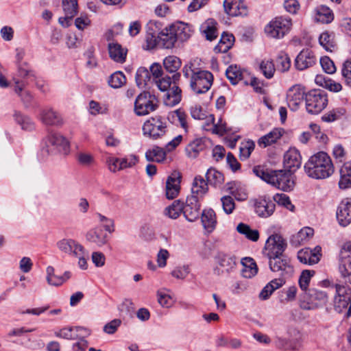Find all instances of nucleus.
I'll use <instances>...</instances> for the list:
<instances>
[{"label":"nucleus","mask_w":351,"mask_h":351,"mask_svg":"<svg viewBox=\"0 0 351 351\" xmlns=\"http://www.w3.org/2000/svg\"><path fill=\"white\" fill-rule=\"evenodd\" d=\"M151 80L149 71L145 67L138 69L135 75L136 86L140 88H145Z\"/></svg>","instance_id":"obj_46"},{"label":"nucleus","mask_w":351,"mask_h":351,"mask_svg":"<svg viewBox=\"0 0 351 351\" xmlns=\"http://www.w3.org/2000/svg\"><path fill=\"white\" fill-rule=\"evenodd\" d=\"M237 230L252 241H257L259 239L258 231L257 230H252L248 225L243 223L238 224Z\"/></svg>","instance_id":"obj_53"},{"label":"nucleus","mask_w":351,"mask_h":351,"mask_svg":"<svg viewBox=\"0 0 351 351\" xmlns=\"http://www.w3.org/2000/svg\"><path fill=\"white\" fill-rule=\"evenodd\" d=\"M258 71L267 79L274 77L276 72V66L271 59H263L258 63Z\"/></svg>","instance_id":"obj_39"},{"label":"nucleus","mask_w":351,"mask_h":351,"mask_svg":"<svg viewBox=\"0 0 351 351\" xmlns=\"http://www.w3.org/2000/svg\"><path fill=\"white\" fill-rule=\"evenodd\" d=\"M125 76L121 71L114 72L110 76L108 79V84L114 88L121 87L125 84Z\"/></svg>","instance_id":"obj_56"},{"label":"nucleus","mask_w":351,"mask_h":351,"mask_svg":"<svg viewBox=\"0 0 351 351\" xmlns=\"http://www.w3.org/2000/svg\"><path fill=\"white\" fill-rule=\"evenodd\" d=\"M254 211L261 217H269L275 210V204L266 196L259 197L254 200Z\"/></svg>","instance_id":"obj_21"},{"label":"nucleus","mask_w":351,"mask_h":351,"mask_svg":"<svg viewBox=\"0 0 351 351\" xmlns=\"http://www.w3.org/2000/svg\"><path fill=\"white\" fill-rule=\"evenodd\" d=\"M224 11L230 16H246L248 7L243 0H224Z\"/></svg>","instance_id":"obj_22"},{"label":"nucleus","mask_w":351,"mask_h":351,"mask_svg":"<svg viewBox=\"0 0 351 351\" xmlns=\"http://www.w3.org/2000/svg\"><path fill=\"white\" fill-rule=\"evenodd\" d=\"M163 64L167 71L176 73L181 66L182 62L177 56H169L163 60Z\"/></svg>","instance_id":"obj_52"},{"label":"nucleus","mask_w":351,"mask_h":351,"mask_svg":"<svg viewBox=\"0 0 351 351\" xmlns=\"http://www.w3.org/2000/svg\"><path fill=\"white\" fill-rule=\"evenodd\" d=\"M303 298L306 302H301L300 307L304 310L314 309L326 304L328 301L327 294L316 289H309L307 293H304Z\"/></svg>","instance_id":"obj_13"},{"label":"nucleus","mask_w":351,"mask_h":351,"mask_svg":"<svg viewBox=\"0 0 351 351\" xmlns=\"http://www.w3.org/2000/svg\"><path fill=\"white\" fill-rule=\"evenodd\" d=\"M315 20L322 23L328 24L334 19L332 11L326 5H319L315 8Z\"/></svg>","instance_id":"obj_35"},{"label":"nucleus","mask_w":351,"mask_h":351,"mask_svg":"<svg viewBox=\"0 0 351 351\" xmlns=\"http://www.w3.org/2000/svg\"><path fill=\"white\" fill-rule=\"evenodd\" d=\"M277 70L281 73L287 72L291 67V59L287 53L280 51L276 58Z\"/></svg>","instance_id":"obj_51"},{"label":"nucleus","mask_w":351,"mask_h":351,"mask_svg":"<svg viewBox=\"0 0 351 351\" xmlns=\"http://www.w3.org/2000/svg\"><path fill=\"white\" fill-rule=\"evenodd\" d=\"M315 274V271L313 270H304L299 278V285L302 291H304V293H307L309 282L311 277Z\"/></svg>","instance_id":"obj_57"},{"label":"nucleus","mask_w":351,"mask_h":351,"mask_svg":"<svg viewBox=\"0 0 351 351\" xmlns=\"http://www.w3.org/2000/svg\"><path fill=\"white\" fill-rule=\"evenodd\" d=\"M158 106L157 97L149 92L139 94L134 102V112L137 116H145L156 110Z\"/></svg>","instance_id":"obj_5"},{"label":"nucleus","mask_w":351,"mask_h":351,"mask_svg":"<svg viewBox=\"0 0 351 351\" xmlns=\"http://www.w3.org/2000/svg\"><path fill=\"white\" fill-rule=\"evenodd\" d=\"M191 36L187 24L177 23L163 29L158 35L147 31L146 41L149 47L158 45L165 49H172L177 41H185Z\"/></svg>","instance_id":"obj_1"},{"label":"nucleus","mask_w":351,"mask_h":351,"mask_svg":"<svg viewBox=\"0 0 351 351\" xmlns=\"http://www.w3.org/2000/svg\"><path fill=\"white\" fill-rule=\"evenodd\" d=\"M275 345L278 348L284 350H298L300 347L298 341L282 337L276 338Z\"/></svg>","instance_id":"obj_47"},{"label":"nucleus","mask_w":351,"mask_h":351,"mask_svg":"<svg viewBox=\"0 0 351 351\" xmlns=\"http://www.w3.org/2000/svg\"><path fill=\"white\" fill-rule=\"evenodd\" d=\"M223 211L229 215L231 214L235 208V204L233 198L229 195L223 196L221 198Z\"/></svg>","instance_id":"obj_62"},{"label":"nucleus","mask_w":351,"mask_h":351,"mask_svg":"<svg viewBox=\"0 0 351 351\" xmlns=\"http://www.w3.org/2000/svg\"><path fill=\"white\" fill-rule=\"evenodd\" d=\"M14 81L15 83V93L21 97V101L25 107H28L32 101V95L27 90L23 91V88L25 86V84L23 81L20 82L19 79L16 78H14Z\"/></svg>","instance_id":"obj_42"},{"label":"nucleus","mask_w":351,"mask_h":351,"mask_svg":"<svg viewBox=\"0 0 351 351\" xmlns=\"http://www.w3.org/2000/svg\"><path fill=\"white\" fill-rule=\"evenodd\" d=\"M255 144L252 141H247L241 143L239 147L241 160H246L254 149Z\"/></svg>","instance_id":"obj_58"},{"label":"nucleus","mask_w":351,"mask_h":351,"mask_svg":"<svg viewBox=\"0 0 351 351\" xmlns=\"http://www.w3.org/2000/svg\"><path fill=\"white\" fill-rule=\"evenodd\" d=\"M254 174L268 184L284 191H292L295 186L293 172L288 170H269L260 166L253 169Z\"/></svg>","instance_id":"obj_2"},{"label":"nucleus","mask_w":351,"mask_h":351,"mask_svg":"<svg viewBox=\"0 0 351 351\" xmlns=\"http://www.w3.org/2000/svg\"><path fill=\"white\" fill-rule=\"evenodd\" d=\"M16 67L17 77H15L16 79H19V77L25 79L26 77H34V74L27 62L16 65Z\"/></svg>","instance_id":"obj_60"},{"label":"nucleus","mask_w":351,"mask_h":351,"mask_svg":"<svg viewBox=\"0 0 351 351\" xmlns=\"http://www.w3.org/2000/svg\"><path fill=\"white\" fill-rule=\"evenodd\" d=\"M292 25L289 18L276 17L265 27L267 36L274 38H282L289 32Z\"/></svg>","instance_id":"obj_10"},{"label":"nucleus","mask_w":351,"mask_h":351,"mask_svg":"<svg viewBox=\"0 0 351 351\" xmlns=\"http://www.w3.org/2000/svg\"><path fill=\"white\" fill-rule=\"evenodd\" d=\"M45 145L43 147V152L47 154H54L56 152L66 154L69 150L68 141L61 134L50 133L44 140Z\"/></svg>","instance_id":"obj_7"},{"label":"nucleus","mask_w":351,"mask_h":351,"mask_svg":"<svg viewBox=\"0 0 351 351\" xmlns=\"http://www.w3.org/2000/svg\"><path fill=\"white\" fill-rule=\"evenodd\" d=\"M46 280L51 286L59 287L71 278V272L65 271L62 276L55 274V269L52 266H48L46 269Z\"/></svg>","instance_id":"obj_28"},{"label":"nucleus","mask_w":351,"mask_h":351,"mask_svg":"<svg viewBox=\"0 0 351 351\" xmlns=\"http://www.w3.org/2000/svg\"><path fill=\"white\" fill-rule=\"evenodd\" d=\"M201 205L199 200L195 196H188L185 206L183 205L182 213L186 219L193 222L199 219Z\"/></svg>","instance_id":"obj_18"},{"label":"nucleus","mask_w":351,"mask_h":351,"mask_svg":"<svg viewBox=\"0 0 351 351\" xmlns=\"http://www.w3.org/2000/svg\"><path fill=\"white\" fill-rule=\"evenodd\" d=\"M202 225L208 232H213L217 225V217L214 210L204 209L201 215Z\"/></svg>","instance_id":"obj_33"},{"label":"nucleus","mask_w":351,"mask_h":351,"mask_svg":"<svg viewBox=\"0 0 351 351\" xmlns=\"http://www.w3.org/2000/svg\"><path fill=\"white\" fill-rule=\"evenodd\" d=\"M62 8L65 16L60 17L58 21L64 27H68L77 13V0H62Z\"/></svg>","instance_id":"obj_20"},{"label":"nucleus","mask_w":351,"mask_h":351,"mask_svg":"<svg viewBox=\"0 0 351 351\" xmlns=\"http://www.w3.org/2000/svg\"><path fill=\"white\" fill-rule=\"evenodd\" d=\"M166 132L167 122L160 116L149 118L143 125V134L153 139L163 136Z\"/></svg>","instance_id":"obj_9"},{"label":"nucleus","mask_w":351,"mask_h":351,"mask_svg":"<svg viewBox=\"0 0 351 351\" xmlns=\"http://www.w3.org/2000/svg\"><path fill=\"white\" fill-rule=\"evenodd\" d=\"M282 134L281 131L278 129H274L268 134L261 136L258 140V145L261 147H266L275 143L278 139L280 138Z\"/></svg>","instance_id":"obj_38"},{"label":"nucleus","mask_w":351,"mask_h":351,"mask_svg":"<svg viewBox=\"0 0 351 351\" xmlns=\"http://www.w3.org/2000/svg\"><path fill=\"white\" fill-rule=\"evenodd\" d=\"M181 174L178 171L173 172L166 181V197L169 199L176 198L180 193Z\"/></svg>","instance_id":"obj_23"},{"label":"nucleus","mask_w":351,"mask_h":351,"mask_svg":"<svg viewBox=\"0 0 351 351\" xmlns=\"http://www.w3.org/2000/svg\"><path fill=\"white\" fill-rule=\"evenodd\" d=\"M298 258L300 262L308 265L317 263L319 261V254L313 252V251L308 248L300 250L298 252Z\"/></svg>","instance_id":"obj_41"},{"label":"nucleus","mask_w":351,"mask_h":351,"mask_svg":"<svg viewBox=\"0 0 351 351\" xmlns=\"http://www.w3.org/2000/svg\"><path fill=\"white\" fill-rule=\"evenodd\" d=\"M215 261L217 265L214 269V273L217 276H223L232 272L237 265L236 257L230 254L218 253Z\"/></svg>","instance_id":"obj_15"},{"label":"nucleus","mask_w":351,"mask_h":351,"mask_svg":"<svg viewBox=\"0 0 351 351\" xmlns=\"http://www.w3.org/2000/svg\"><path fill=\"white\" fill-rule=\"evenodd\" d=\"M243 268L241 275L246 278L254 276L258 271V268L254 261L250 257H245L241 260Z\"/></svg>","instance_id":"obj_37"},{"label":"nucleus","mask_w":351,"mask_h":351,"mask_svg":"<svg viewBox=\"0 0 351 351\" xmlns=\"http://www.w3.org/2000/svg\"><path fill=\"white\" fill-rule=\"evenodd\" d=\"M89 335H86L85 332H82V335L78 338V340L76 343L73 344L72 350L73 351H85L88 348V343L84 339L85 337L88 336Z\"/></svg>","instance_id":"obj_64"},{"label":"nucleus","mask_w":351,"mask_h":351,"mask_svg":"<svg viewBox=\"0 0 351 351\" xmlns=\"http://www.w3.org/2000/svg\"><path fill=\"white\" fill-rule=\"evenodd\" d=\"M319 44L327 51H332L335 47L334 36L328 32L321 34L319 38Z\"/></svg>","instance_id":"obj_55"},{"label":"nucleus","mask_w":351,"mask_h":351,"mask_svg":"<svg viewBox=\"0 0 351 351\" xmlns=\"http://www.w3.org/2000/svg\"><path fill=\"white\" fill-rule=\"evenodd\" d=\"M337 295L335 298V304L339 306L348 307L351 301V289L346 286L335 285Z\"/></svg>","instance_id":"obj_30"},{"label":"nucleus","mask_w":351,"mask_h":351,"mask_svg":"<svg viewBox=\"0 0 351 351\" xmlns=\"http://www.w3.org/2000/svg\"><path fill=\"white\" fill-rule=\"evenodd\" d=\"M183 203L180 200H175L170 206L166 208L165 213L171 219H176L182 213Z\"/></svg>","instance_id":"obj_54"},{"label":"nucleus","mask_w":351,"mask_h":351,"mask_svg":"<svg viewBox=\"0 0 351 351\" xmlns=\"http://www.w3.org/2000/svg\"><path fill=\"white\" fill-rule=\"evenodd\" d=\"M269 265L270 269L278 274L279 278H283L291 276L294 269L291 263L290 259L285 255L269 258Z\"/></svg>","instance_id":"obj_12"},{"label":"nucleus","mask_w":351,"mask_h":351,"mask_svg":"<svg viewBox=\"0 0 351 351\" xmlns=\"http://www.w3.org/2000/svg\"><path fill=\"white\" fill-rule=\"evenodd\" d=\"M208 191V186L206 181L201 176H197L193 180L190 196H195L199 200Z\"/></svg>","instance_id":"obj_32"},{"label":"nucleus","mask_w":351,"mask_h":351,"mask_svg":"<svg viewBox=\"0 0 351 351\" xmlns=\"http://www.w3.org/2000/svg\"><path fill=\"white\" fill-rule=\"evenodd\" d=\"M85 332L86 335H90V330L87 328L75 326L65 327L55 332V336L58 338H62L69 340H76L82 335V332Z\"/></svg>","instance_id":"obj_26"},{"label":"nucleus","mask_w":351,"mask_h":351,"mask_svg":"<svg viewBox=\"0 0 351 351\" xmlns=\"http://www.w3.org/2000/svg\"><path fill=\"white\" fill-rule=\"evenodd\" d=\"M40 120L46 125H59L62 123L60 115L52 108H45L40 114Z\"/></svg>","instance_id":"obj_31"},{"label":"nucleus","mask_w":351,"mask_h":351,"mask_svg":"<svg viewBox=\"0 0 351 351\" xmlns=\"http://www.w3.org/2000/svg\"><path fill=\"white\" fill-rule=\"evenodd\" d=\"M317 62V58L313 51L309 49H302L295 60V66L299 71H303L312 67Z\"/></svg>","instance_id":"obj_19"},{"label":"nucleus","mask_w":351,"mask_h":351,"mask_svg":"<svg viewBox=\"0 0 351 351\" xmlns=\"http://www.w3.org/2000/svg\"><path fill=\"white\" fill-rule=\"evenodd\" d=\"M339 186L345 189L351 187V162L346 163L340 169Z\"/></svg>","instance_id":"obj_44"},{"label":"nucleus","mask_w":351,"mask_h":351,"mask_svg":"<svg viewBox=\"0 0 351 351\" xmlns=\"http://www.w3.org/2000/svg\"><path fill=\"white\" fill-rule=\"evenodd\" d=\"M206 147L205 140L199 138L190 142L186 147V153L190 158H196L199 153L203 151Z\"/></svg>","instance_id":"obj_36"},{"label":"nucleus","mask_w":351,"mask_h":351,"mask_svg":"<svg viewBox=\"0 0 351 351\" xmlns=\"http://www.w3.org/2000/svg\"><path fill=\"white\" fill-rule=\"evenodd\" d=\"M155 84L161 91H167L163 99L166 106H173L181 101V89L176 85L169 88L171 84V77L169 76L166 75L156 80Z\"/></svg>","instance_id":"obj_4"},{"label":"nucleus","mask_w":351,"mask_h":351,"mask_svg":"<svg viewBox=\"0 0 351 351\" xmlns=\"http://www.w3.org/2000/svg\"><path fill=\"white\" fill-rule=\"evenodd\" d=\"M86 239L88 241L95 243L99 247H101L107 243V234L98 228L90 230L86 234Z\"/></svg>","instance_id":"obj_34"},{"label":"nucleus","mask_w":351,"mask_h":351,"mask_svg":"<svg viewBox=\"0 0 351 351\" xmlns=\"http://www.w3.org/2000/svg\"><path fill=\"white\" fill-rule=\"evenodd\" d=\"M15 121L24 130H32L34 128V122L32 119L19 111H15L13 114Z\"/></svg>","instance_id":"obj_49"},{"label":"nucleus","mask_w":351,"mask_h":351,"mask_svg":"<svg viewBox=\"0 0 351 351\" xmlns=\"http://www.w3.org/2000/svg\"><path fill=\"white\" fill-rule=\"evenodd\" d=\"M166 149L155 146L148 149L145 153V158L148 161L161 162L166 157Z\"/></svg>","instance_id":"obj_45"},{"label":"nucleus","mask_w":351,"mask_h":351,"mask_svg":"<svg viewBox=\"0 0 351 351\" xmlns=\"http://www.w3.org/2000/svg\"><path fill=\"white\" fill-rule=\"evenodd\" d=\"M283 163L285 169L294 173L302 164L300 152L295 148H290L284 155Z\"/></svg>","instance_id":"obj_25"},{"label":"nucleus","mask_w":351,"mask_h":351,"mask_svg":"<svg viewBox=\"0 0 351 351\" xmlns=\"http://www.w3.org/2000/svg\"><path fill=\"white\" fill-rule=\"evenodd\" d=\"M334 165L330 156L319 152L311 156L304 165L306 175L314 179H326L334 173Z\"/></svg>","instance_id":"obj_3"},{"label":"nucleus","mask_w":351,"mask_h":351,"mask_svg":"<svg viewBox=\"0 0 351 351\" xmlns=\"http://www.w3.org/2000/svg\"><path fill=\"white\" fill-rule=\"evenodd\" d=\"M243 72L237 65H230L226 71V75L232 84H237L243 80Z\"/></svg>","instance_id":"obj_48"},{"label":"nucleus","mask_w":351,"mask_h":351,"mask_svg":"<svg viewBox=\"0 0 351 351\" xmlns=\"http://www.w3.org/2000/svg\"><path fill=\"white\" fill-rule=\"evenodd\" d=\"M234 37L232 34L223 32L221 34L218 45L215 47V51L217 53H226L232 46Z\"/></svg>","instance_id":"obj_43"},{"label":"nucleus","mask_w":351,"mask_h":351,"mask_svg":"<svg viewBox=\"0 0 351 351\" xmlns=\"http://www.w3.org/2000/svg\"><path fill=\"white\" fill-rule=\"evenodd\" d=\"M217 25V23L213 19H208L202 23L199 31L207 40L212 41L218 36Z\"/></svg>","instance_id":"obj_29"},{"label":"nucleus","mask_w":351,"mask_h":351,"mask_svg":"<svg viewBox=\"0 0 351 351\" xmlns=\"http://www.w3.org/2000/svg\"><path fill=\"white\" fill-rule=\"evenodd\" d=\"M96 215L98 218L99 222L102 224L106 231L110 233L114 231V221L112 219L108 218L100 213H97Z\"/></svg>","instance_id":"obj_63"},{"label":"nucleus","mask_w":351,"mask_h":351,"mask_svg":"<svg viewBox=\"0 0 351 351\" xmlns=\"http://www.w3.org/2000/svg\"><path fill=\"white\" fill-rule=\"evenodd\" d=\"M214 116L213 114H210L208 117V121H210L213 123V133L222 136L228 131V128H226V123L223 122L221 119H220L217 123H214Z\"/></svg>","instance_id":"obj_61"},{"label":"nucleus","mask_w":351,"mask_h":351,"mask_svg":"<svg viewBox=\"0 0 351 351\" xmlns=\"http://www.w3.org/2000/svg\"><path fill=\"white\" fill-rule=\"evenodd\" d=\"M213 82V75L208 71L198 70L193 72L190 80V87L196 94L206 93Z\"/></svg>","instance_id":"obj_6"},{"label":"nucleus","mask_w":351,"mask_h":351,"mask_svg":"<svg viewBox=\"0 0 351 351\" xmlns=\"http://www.w3.org/2000/svg\"><path fill=\"white\" fill-rule=\"evenodd\" d=\"M285 283L283 278H276L269 282L261 291L259 298L261 300H267L277 289L282 287Z\"/></svg>","instance_id":"obj_40"},{"label":"nucleus","mask_w":351,"mask_h":351,"mask_svg":"<svg viewBox=\"0 0 351 351\" xmlns=\"http://www.w3.org/2000/svg\"><path fill=\"white\" fill-rule=\"evenodd\" d=\"M306 110L311 114H318L328 104L327 95L324 90H312L306 94Z\"/></svg>","instance_id":"obj_8"},{"label":"nucleus","mask_w":351,"mask_h":351,"mask_svg":"<svg viewBox=\"0 0 351 351\" xmlns=\"http://www.w3.org/2000/svg\"><path fill=\"white\" fill-rule=\"evenodd\" d=\"M274 200L280 206H282L290 211H294L295 206L291 204L290 198L284 193H277L274 196Z\"/></svg>","instance_id":"obj_59"},{"label":"nucleus","mask_w":351,"mask_h":351,"mask_svg":"<svg viewBox=\"0 0 351 351\" xmlns=\"http://www.w3.org/2000/svg\"><path fill=\"white\" fill-rule=\"evenodd\" d=\"M206 182L213 186H219L224 182L223 175L214 168L208 169L206 173Z\"/></svg>","instance_id":"obj_50"},{"label":"nucleus","mask_w":351,"mask_h":351,"mask_svg":"<svg viewBox=\"0 0 351 351\" xmlns=\"http://www.w3.org/2000/svg\"><path fill=\"white\" fill-rule=\"evenodd\" d=\"M304 95L306 96L305 90L302 86L295 84L289 88L287 93V102L289 108L293 111L297 110L302 103Z\"/></svg>","instance_id":"obj_16"},{"label":"nucleus","mask_w":351,"mask_h":351,"mask_svg":"<svg viewBox=\"0 0 351 351\" xmlns=\"http://www.w3.org/2000/svg\"><path fill=\"white\" fill-rule=\"evenodd\" d=\"M56 245L60 252L73 257L80 256L85 250L82 244L73 239H62L57 242Z\"/></svg>","instance_id":"obj_17"},{"label":"nucleus","mask_w":351,"mask_h":351,"mask_svg":"<svg viewBox=\"0 0 351 351\" xmlns=\"http://www.w3.org/2000/svg\"><path fill=\"white\" fill-rule=\"evenodd\" d=\"M108 49L110 58L117 63L125 62L128 49L118 43H109Z\"/></svg>","instance_id":"obj_27"},{"label":"nucleus","mask_w":351,"mask_h":351,"mask_svg":"<svg viewBox=\"0 0 351 351\" xmlns=\"http://www.w3.org/2000/svg\"><path fill=\"white\" fill-rule=\"evenodd\" d=\"M339 271L345 282L351 284V242L345 243L341 248Z\"/></svg>","instance_id":"obj_14"},{"label":"nucleus","mask_w":351,"mask_h":351,"mask_svg":"<svg viewBox=\"0 0 351 351\" xmlns=\"http://www.w3.org/2000/svg\"><path fill=\"white\" fill-rule=\"evenodd\" d=\"M337 219L341 226H347L351 223V199H343L337 209Z\"/></svg>","instance_id":"obj_24"},{"label":"nucleus","mask_w":351,"mask_h":351,"mask_svg":"<svg viewBox=\"0 0 351 351\" xmlns=\"http://www.w3.org/2000/svg\"><path fill=\"white\" fill-rule=\"evenodd\" d=\"M287 247L286 241L280 234L271 235L266 241L263 253L269 258L285 255Z\"/></svg>","instance_id":"obj_11"}]
</instances>
